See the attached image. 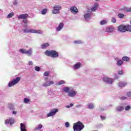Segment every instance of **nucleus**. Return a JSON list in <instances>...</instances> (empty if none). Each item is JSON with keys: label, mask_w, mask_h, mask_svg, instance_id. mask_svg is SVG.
Masks as SVG:
<instances>
[{"label": "nucleus", "mask_w": 131, "mask_h": 131, "mask_svg": "<svg viewBox=\"0 0 131 131\" xmlns=\"http://www.w3.org/2000/svg\"><path fill=\"white\" fill-rule=\"evenodd\" d=\"M59 82H65V81L64 80H60L59 81Z\"/></svg>", "instance_id": "obj_55"}, {"label": "nucleus", "mask_w": 131, "mask_h": 131, "mask_svg": "<svg viewBox=\"0 0 131 131\" xmlns=\"http://www.w3.org/2000/svg\"><path fill=\"white\" fill-rule=\"evenodd\" d=\"M111 22H112V23H116V18L112 17L111 19Z\"/></svg>", "instance_id": "obj_42"}, {"label": "nucleus", "mask_w": 131, "mask_h": 131, "mask_svg": "<svg viewBox=\"0 0 131 131\" xmlns=\"http://www.w3.org/2000/svg\"><path fill=\"white\" fill-rule=\"evenodd\" d=\"M63 91L64 92L68 94L69 97H75L76 96V91H74L72 87H64L63 89Z\"/></svg>", "instance_id": "obj_1"}, {"label": "nucleus", "mask_w": 131, "mask_h": 131, "mask_svg": "<svg viewBox=\"0 0 131 131\" xmlns=\"http://www.w3.org/2000/svg\"><path fill=\"white\" fill-rule=\"evenodd\" d=\"M110 83H112V82H110Z\"/></svg>", "instance_id": "obj_60"}, {"label": "nucleus", "mask_w": 131, "mask_h": 131, "mask_svg": "<svg viewBox=\"0 0 131 131\" xmlns=\"http://www.w3.org/2000/svg\"><path fill=\"white\" fill-rule=\"evenodd\" d=\"M9 108L10 109V110H14V105H13V104H9Z\"/></svg>", "instance_id": "obj_34"}, {"label": "nucleus", "mask_w": 131, "mask_h": 131, "mask_svg": "<svg viewBox=\"0 0 131 131\" xmlns=\"http://www.w3.org/2000/svg\"><path fill=\"white\" fill-rule=\"evenodd\" d=\"M20 131H27L26 129V126L25 124L23 123H20Z\"/></svg>", "instance_id": "obj_16"}, {"label": "nucleus", "mask_w": 131, "mask_h": 131, "mask_svg": "<svg viewBox=\"0 0 131 131\" xmlns=\"http://www.w3.org/2000/svg\"><path fill=\"white\" fill-rule=\"evenodd\" d=\"M16 83L17 82H9L8 83V85L9 87L13 86V85H15V84H16Z\"/></svg>", "instance_id": "obj_35"}, {"label": "nucleus", "mask_w": 131, "mask_h": 131, "mask_svg": "<svg viewBox=\"0 0 131 131\" xmlns=\"http://www.w3.org/2000/svg\"><path fill=\"white\" fill-rule=\"evenodd\" d=\"M50 73H51V72H45L43 74L44 76H49L50 75Z\"/></svg>", "instance_id": "obj_36"}, {"label": "nucleus", "mask_w": 131, "mask_h": 131, "mask_svg": "<svg viewBox=\"0 0 131 131\" xmlns=\"http://www.w3.org/2000/svg\"><path fill=\"white\" fill-rule=\"evenodd\" d=\"M115 79H117L118 78V76L115 75Z\"/></svg>", "instance_id": "obj_52"}, {"label": "nucleus", "mask_w": 131, "mask_h": 131, "mask_svg": "<svg viewBox=\"0 0 131 131\" xmlns=\"http://www.w3.org/2000/svg\"><path fill=\"white\" fill-rule=\"evenodd\" d=\"M118 16L119 17V18H123V17H124V14H122V13H119L118 14Z\"/></svg>", "instance_id": "obj_38"}, {"label": "nucleus", "mask_w": 131, "mask_h": 131, "mask_svg": "<svg viewBox=\"0 0 131 131\" xmlns=\"http://www.w3.org/2000/svg\"><path fill=\"white\" fill-rule=\"evenodd\" d=\"M73 128L74 131H81L84 128V125L82 122L78 121L74 123Z\"/></svg>", "instance_id": "obj_3"}, {"label": "nucleus", "mask_w": 131, "mask_h": 131, "mask_svg": "<svg viewBox=\"0 0 131 131\" xmlns=\"http://www.w3.org/2000/svg\"><path fill=\"white\" fill-rule=\"evenodd\" d=\"M15 122L14 119L13 118H10L5 120L6 124H13Z\"/></svg>", "instance_id": "obj_10"}, {"label": "nucleus", "mask_w": 131, "mask_h": 131, "mask_svg": "<svg viewBox=\"0 0 131 131\" xmlns=\"http://www.w3.org/2000/svg\"><path fill=\"white\" fill-rule=\"evenodd\" d=\"M126 31H129V32H131V26L130 25L126 26Z\"/></svg>", "instance_id": "obj_27"}, {"label": "nucleus", "mask_w": 131, "mask_h": 131, "mask_svg": "<svg viewBox=\"0 0 131 131\" xmlns=\"http://www.w3.org/2000/svg\"><path fill=\"white\" fill-rule=\"evenodd\" d=\"M17 4H18V2H17V1H13V5H17Z\"/></svg>", "instance_id": "obj_50"}, {"label": "nucleus", "mask_w": 131, "mask_h": 131, "mask_svg": "<svg viewBox=\"0 0 131 131\" xmlns=\"http://www.w3.org/2000/svg\"><path fill=\"white\" fill-rule=\"evenodd\" d=\"M23 21L24 23L26 24V23H27V22H28V20L26 18H25L23 20Z\"/></svg>", "instance_id": "obj_45"}, {"label": "nucleus", "mask_w": 131, "mask_h": 131, "mask_svg": "<svg viewBox=\"0 0 131 131\" xmlns=\"http://www.w3.org/2000/svg\"><path fill=\"white\" fill-rule=\"evenodd\" d=\"M11 57H12V58H17V57H18V53H16L15 51H13L11 53V54H10Z\"/></svg>", "instance_id": "obj_17"}, {"label": "nucleus", "mask_w": 131, "mask_h": 131, "mask_svg": "<svg viewBox=\"0 0 131 131\" xmlns=\"http://www.w3.org/2000/svg\"><path fill=\"white\" fill-rule=\"evenodd\" d=\"M19 32H20V33H22V32H21V31H19Z\"/></svg>", "instance_id": "obj_58"}, {"label": "nucleus", "mask_w": 131, "mask_h": 131, "mask_svg": "<svg viewBox=\"0 0 131 131\" xmlns=\"http://www.w3.org/2000/svg\"><path fill=\"white\" fill-rule=\"evenodd\" d=\"M41 128H42V125L41 124H39L35 127L34 130H39Z\"/></svg>", "instance_id": "obj_21"}, {"label": "nucleus", "mask_w": 131, "mask_h": 131, "mask_svg": "<svg viewBox=\"0 0 131 131\" xmlns=\"http://www.w3.org/2000/svg\"><path fill=\"white\" fill-rule=\"evenodd\" d=\"M61 84H63V82H59L58 83V85H61Z\"/></svg>", "instance_id": "obj_54"}, {"label": "nucleus", "mask_w": 131, "mask_h": 131, "mask_svg": "<svg viewBox=\"0 0 131 131\" xmlns=\"http://www.w3.org/2000/svg\"><path fill=\"white\" fill-rule=\"evenodd\" d=\"M100 117H101L102 120H105V119H106V117H105L104 116H100Z\"/></svg>", "instance_id": "obj_48"}, {"label": "nucleus", "mask_w": 131, "mask_h": 131, "mask_svg": "<svg viewBox=\"0 0 131 131\" xmlns=\"http://www.w3.org/2000/svg\"><path fill=\"white\" fill-rule=\"evenodd\" d=\"M53 83H54L53 82H46L45 83V84L43 85V86H50V85H51V84H53Z\"/></svg>", "instance_id": "obj_30"}, {"label": "nucleus", "mask_w": 131, "mask_h": 131, "mask_svg": "<svg viewBox=\"0 0 131 131\" xmlns=\"http://www.w3.org/2000/svg\"><path fill=\"white\" fill-rule=\"evenodd\" d=\"M118 30L120 32H125V31H126V26H124V25L119 26L118 27Z\"/></svg>", "instance_id": "obj_7"}, {"label": "nucleus", "mask_w": 131, "mask_h": 131, "mask_svg": "<svg viewBox=\"0 0 131 131\" xmlns=\"http://www.w3.org/2000/svg\"><path fill=\"white\" fill-rule=\"evenodd\" d=\"M63 27H64V24L63 23H61L58 27L56 28V31H61L62 29H63Z\"/></svg>", "instance_id": "obj_14"}, {"label": "nucleus", "mask_w": 131, "mask_h": 131, "mask_svg": "<svg viewBox=\"0 0 131 131\" xmlns=\"http://www.w3.org/2000/svg\"><path fill=\"white\" fill-rule=\"evenodd\" d=\"M114 31V27H108L106 29V32H113Z\"/></svg>", "instance_id": "obj_15"}, {"label": "nucleus", "mask_w": 131, "mask_h": 131, "mask_svg": "<svg viewBox=\"0 0 131 131\" xmlns=\"http://www.w3.org/2000/svg\"><path fill=\"white\" fill-rule=\"evenodd\" d=\"M3 10L2 9H0V15H3Z\"/></svg>", "instance_id": "obj_51"}, {"label": "nucleus", "mask_w": 131, "mask_h": 131, "mask_svg": "<svg viewBox=\"0 0 131 131\" xmlns=\"http://www.w3.org/2000/svg\"><path fill=\"white\" fill-rule=\"evenodd\" d=\"M25 29L23 30V33H37V34H42V31L35 29H29L27 28V25L24 26Z\"/></svg>", "instance_id": "obj_2"}, {"label": "nucleus", "mask_w": 131, "mask_h": 131, "mask_svg": "<svg viewBox=\"0 0 131 131\" xmlns=\"http://www.w3.org/2000/svg\"><path fill=\"white\" fill-rule=\"evenodd\" d=\"M80 63L79 62H77V63H76L74 66V69H78V68H80Z\"/></svg>", "instance_id": "obj_22"}, {"label": "nucleus", "mask_w": 131, "mask_h": 131, "mask_svg": "<svg viewBox=\"0 0 131 131\" xmlns=\"http://www.w3.org/2000/svg\"><path fill=\"white\" fill-rule=\"evenodd\" d=\"M123 61H125V62H129V57L127 56H124L122 58Z\"/></svg>", "instance_id": "obj_24"}, {"label": "nucleus", "mask_w": 131, "mask_h": 131, "mask_svg": "<svg viewBox=\"0 0 131 131\" xmlns=\"http://www.w3.org/2000/svg\"><path fill=\"white\" fill-rule=\"evenodd\" d=\"M24 103H26V104H28V103H29V102H30V99L29 98H25L24 99Z\"/></svg>", "instance_id": "obj_31"}, {"label": "nucleus", "mask_w": 131, "mask_h": 131, "mask_svg": "<svg viewBox=\"0 0 131 131\" xmlns=\"http://www.w3.org/2000/svg\"><path fill=\"white\" fill-rule=\"evenodd\" d=\"M12 113H13V114H14V115L17 114V112H15V111H13Z\"/></svg>", "instance_id": "obj_53"}, {"label": "nucleus", "mask_w": 131, "mask_h": 131, "mask_svg": "<svg viewBox=\"0 0 131 131\" xmlns=\"http://www.w3.org/2000/svg\"><path fill=\"white\" fill-rule=\"evenodd\" d=\"M117 61H118L117 62V65L118 66H121V65H122V64H123V61L121 60H117Z\"/></svg>", "instance_id": "obj_28"}, {"label": "nucleus", "mask_w": 131, "mask_h": 131, "mask_svg": "<svg viewBox=\"0 0 131 131\" xmlns=\"http://www.w3.org/2000/svg\"><path fill=\"white\" fill-rule=\"evenodd\" d=\"M122 10L124 11L126 13H130V12H131V8L124 7L122 9Z\"/></svg>", "instance_id": "obj_18"}, {"label": "nucleus", "mask_w": 131, "mask_h": 131, "mask_svg": "<svg viewBox=\"0 0 131 131\" xmlns=\"http://www.w3.org/2000/svg\"><path fill=\"white\" fill-rule=\"evenodd\" d=\"M126 96H128V97H131V91L128 92L126 93Z\"/></svg>", "instance_id": "obj_44"}, {"label": "nucleus", "mask_w": 131, "mask_h": 131, "mask_svg": "<svg viewBox=\"0 0 131 131\" xmlns=\"http://www.w3.org/2000/svg\"><path fill=\"white\" fill-rule=\"evenodd\" d=\"M58 112V109L53 108L51 110V112L47 114L48 117H50V116H54L56 113Z\"/></svg>", "instance_id": "obj_9"}, {"label": "nucleus", "mask_w": 131, "mask_h": 131, "mask_svg": "<svg viewBox=\"0 0 131 131\" xmlns=\"http://www.w3.org/2000/svg\"><path fill=\"white\" fill-rule=\"evenodd\" d=\"M73 104L70 103V107H73Z\"/></svg>", "instance_id": "obj_56"}, {"label": "nucleus", "mask_w": 131, "mask_h": 131, "mask_svg": "<svg viewBox=\"0 0 131 131\" xmlns=\"http://www.w3.org/2000/svg\"><path fill=\"white\" fill-rule=\"evenodd\" d=\"M70 11L71 13L73 14H77L78 13V10H77V8L75 6H72L70 8Z\"/></svg>", "instance_id": "obj_11"}, {"label": "nucleus", "mask_w": 131, "mask_h": 131, "mask_svg": "<svg viewBox=\"0 0 131 131\" xmlns=\"http://www.w3.org/2000/svg\"><path fill=\"white\" fill-rule=\"evenodd\" d=\"M19 52L21 54H25L26 55H27V56H32V48H30L27 51L25 49H21L19 50Z\"/></svg>", "instance_id": "obj_5"}, {"label": "nucleus", "mask_w": 131, "mask_h": 131, "mask_svg": "<svg viewBox=\"0 0 131 131\" xmlns=\"http://www.w3.org/2000/svg\"><path fill=\"white\" fill-rule=\"evenodd\" d=\"M124 107L122 106H118L117 108H116V110L119 111V112H120V111H123V110H124Z\"/></svg>", "instance_id": "obj_25"}, {"label": "nucleus", "mask_w": 131, "mask_h": 131, "mask_svg": "<svg viewBox=\"0 0 131 131\" xmlns=\"http://www.w3.org/2000/svg\"><path fill=\"white\" fill-rule=\"evenodd\" d=\"M97 8H98V4H96L95 6H94L91 8L92 12H95V11L97 10Z\"/></svg>", "instance_id": "obj_29"}, {"label": "nucleus", "mask_w": 131, "mask_h": 131, "mask_svg": "<svg viewBox=\"0 0 131 131\" xmlns=\"http://www.w3.org/2000/svg\"><path fill=\"white\" fill-rule=\"evenodd\" d=\"M74 43H76L77 45H79L80 43H83V42L82 41L79 40H75L74 41Z\"/></svg>", "instance_id": "obj_32"}, {"label": "nucleus", "mask_w": 131, "mask_h": 131, "mask_svg": "<svg viewBox=\"0 0 131 131\" xmlns=\"http://www.w3.org/2000/svg\"><path fill=\"white\" fill-rule=\"evenodd\" d=\"M47 12H48V9L45 8L42 10L41 14L42 15H46Z\"/></svg>", "instance_id": "obj_26"}, {"label": "nucleus", "mask_w": 131, "mask_h": 131, "mask_svg": "<svg viewBox=\"0 0 131 131\" xmlns=\"http://www.w3.org/2000/svg\"><path fill=\"white\" fill-rule=\"evenodd\" d=\"M13 16H14V13L11 12L7 15V18L9 19V18H12Z\"/></svg>", "instance_id": "obj_33"}, {"label": "nucleus", "mask_w": 131, "mask_h": 131, "mask_svg": "<svg viewBox=\"0 0 131 131\" xmlns=\"http://www.w3.org/2000/svg\"><path fill=\"white\" fill-rule=\"evenodd\" d=\"M49 46V43H45L41 45V49H47V48H48Z\"/></svg>", "instance_id": "obj_19"}, {"label": "nucleus", "mask_w": 131, "mask_h": 131, "mask_svg": "<svg viewBox=\"0 0 131 131\" xmlns=\"http://www.w3.org/2000/svg\"><path fill=\"white\" fill-rule=\"evenodd\" d=\"M28 18V14H20L18 16V19H27Z\"/></svg>", "instance_id": "obj_13"}, {"label": "nucleus", "mask_w": 131, "mask_h": 131, "mask_svg": "<svg viewBox=\"0 0 131 131\" xmlns=\"http://www.w3.org/2000/svg\"><path fill=\"white\" fill-rule=\"evenodd\" d=\"M119 86L121 88H124L125 85L123 83H120V84H119Z\"/></svg>", "instance_id": "obj_43"}, {"label": "nucleus", "mask_w": 131, "mask_h": 131, "mask_svg": "<svg viewBox=\"0 0 131 131\" xmlns=\"http://www.w3.org/2000/svg\"><path fill=\"white\" fill-rule=\"evenodd\" d=\"M49 82H53V81H49Z\"/></svg>", "instance_id": "obj_59"}, {"label": "nucleus", "mask_w": 131, "mask_h": 131, "mask_svg": "<svg viewBox=\"0 0 131 131\" xmlns=\"http://www.w3.org/2000/svg\"><path fill=\"white\" fill-rule=\"evenodd\" d=\"M102 80L104 82H113V79L111 78L103 77Z\"/></svg>", "instance_id": "obj_12"}, {"label": "nucleus", "mask_w": 131, "mask_h": 131, "mask_svg": "<svg viewBox=\"0 0 131 131\" xmlns=\"http://www.w3.org/2000/svg\"><path fill=\"white\" fill-rule=\"evenodd\" d=\"M120 100H121L122 101H123L124 100H126L127 99V98H126V97L124 96H122L120 98Z\"/></svg>", "instance_id": "obj_39"}, {"label": "nucleus", "mask_w": 131, "mask_h": 131, "mask_svg": "<svg viewBox=\"0 0 131 131\" xmlns=\"http://www.w3.org/2000/svg\"><path fill=\"white\" fill-rule=\"evenodd\" d=\"M28 65H29V66H32V65H33V62L32 61H29L28 62Z\"/></svg>", "instance_id": "obj_46"}, {"label": "nucleus", "mask_w": 131, "mask_h": 131, "mask_svg": "<svg viewBox=\"0 0 131 131\" xmlns=\"http://www.w3.org/2000/svg\"><path fill=\"white\" fill-rule=\"evenodd\" d=\"M87 106L89 109H94L95 108V105L93 103H89Z\"/></svg>", "instance_id": "obj_23"}, {"label": "nucleus", "mask_w": 131, "mask_h": 131, "mask_svg": "<svg viewBox=\"0 0 131 131\" xmlns=\"http://www.w3.org/2000/svg\"><path fill=\"white\" fill-rule=\"evenodd\" d=\"M21 78L20 77H17L16 79H13L12 81H10L9 82H19Z\"/></svg>", "instance_id": "obj_20"}, {"label": "nucleus", "mask_w": 131, "mask_h": 131, "mask_svg": "<svg viewBox=\"0 0 131 131\" xmlns=\"http://www.w3.org/2000/svg\"><path fill=\"white\" fill-rule=\"evenodd\" d=\"M70 107V105H67L66 108H69Z\"/></svg>", "instance_id": "obj_57"}, {"label": "nucleus", "mask_w": 131, "mask_h": 131, "mask_svg": "<svg viewBox=\"0 0 131 131\" xmlns=\"http://www.w3.org/2000/svg\"><path fill=\"white\" fill-rule=\"evenodd\" d=\"M92 18V14L91 13H86L84 15V19L86 22H89Z\"/></svg>", "instance_id": "obj_8"}, {"label": "nucleus", "mask_w": 131, "mask_h": 131, "mask_svg": "<svg viewBox=\"0 0 131 131\" xmlns=\"http://www.w3.org/2000/svg\"><path fill=\"white\" fill-rule=\"evenodd\" d=\"M61 9V7L60 6H54L53 7V10L52 11V13L56 14H59L60 13V9Z\"/></svg>", "instance_id": "obj_6"}, {"label": "nucleus", "mask_w": 131, "mask_h": 131, "mask_svg": "<svg viewBox=\"0 0 131 131\" xmlns=\"http://www.w3.org/2000/svg\"><path fill=\"white\" fill-rule=\"evenodd\" d=\"M118 74H120V75L123 74V72L122 71H120L118 72Z\"/></svg>", "instance_id": "obj_49"}, {"label": "nucleus", "mask_w": 131, "mask_h": 131, "mask_svg": "<svg viewBox=\"0 0 131 131\" xmlns=\"http://www.w3.org/2000/svg\"><path fill=\"white\" fill-rule=\"evenodd\" d=\"M35 70L37 72L40 71V68L39 67L36 66L35 67Z\"/></svg>", "instance_id": "obj_41"}, {"label": "nucleus", "mask_w": 131, "mask_h": 131, "mask_svg": "<svg viewBox=\"0 0 131 131\" xmlns=\"http://www.w3.org/2000/svg\"><path fill=\"white\" fill-rule=\"evenodd\" d=\"M65 125H66V127H69V126H70L69 122H66L65 123Z\"/></svg>", "instance_id": "obj_47"}, {"label": "nucleus", "mask_w": 131, "mask_h": 131, "mask_svg": "<svg viewBox=\"0 0 131 131\" xmlns=\"http://www.w3.org/2000/svg\"><path fill=\"white\" fill-rule=\"evenodd\" d=\"M45 55L49 56L52 58H58L59 57V54L56 51H49L47 50L45 52Z\"/></svg>", "instance_id": "obj_4"}, {"label": "nucleus", "mask_w": 131, "mask_h": 131, "mask_svg": "<svg viewBox=\"0 0 131 131\" xmlns=\"http://www.w3.org/2000/svg\"><path fill=\"white\" fill-rule=\"evenodd\" d=\"M107 23V20H103L101 21H100V25H104Z\"/></svg>", "instance_id": "obj_37"}, {"label": "nucleus", "mask_w": 131, "mask_h": 131, "mask_svg": "<svg viewBox=\"0 0 131 131\" xmlns=\"http://www.w3.org/2000/svg\"><path fill=\"white\" fill-rule=\"evenodd\" d=\"M130 109H131L130 105H127L125 107V110L126 111H128V110H129Z\"/></svg>", "instance_id": "obj_40"}]
</instances>
